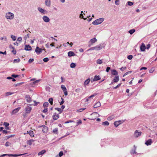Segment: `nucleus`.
I'll list each match as a JSON object with an SVG mask.
<instances>
[{"label":"nucleus","instance_id":"nucleus-1","mask_svg":"<svg viewBox=\"0 0 157 157\" xmlns=\"http://www.w3.org/2000/svg\"><path fill=\"white\" fill-rule=\"evenodd\" d=\"M104 20L103 18H100L92 22V24L94 25H99Z\"/></svg>","mask_w":157,"mask_h":157},{"label":"nucleus","instance_id":"nucleus-2","mask_svg":"<svg viewBox=\"0 0 157 157\" xmlns=\"http://www.w3.org/2000/svg\"><path fill=\"white\" fill-rule=\"evenodd\" d=\"M14 14L12 13L9 12L7 13L6 15V17L7 19H12L14 17Z\"/></svg>","mask_w":157,"mask_h":157},{"label":"nucleus","instance_id":"nucleus-3","mask_svg":"<svg viewBox=\"0 0 157 157\" xmlns=\"http://www.w3.org/2000/svg\"><path fill=\"white\" fill-rule=\"evenodd\" d=\"M24 154H21L20 155H17V154H3L0 156V157H3L5 156L8 155L9 156L17 157L24 155Z\"/></svg>","mask_w":157,"mask_h":157},{"label":"nucleus","instance_id":"nucleus-4","mask_svg":"<svg viewBox=\"0 0 157 157\" xmlns=\"http://www.w3.org/2000/svg\"><path fill=\"white\" fill-rule=\"evenodd\" d=\"M44 49H42L41 48H39L37 46L35 50V52H36L37 54L41 53L42 51Z\"/></svg>","mask_w":157,"mask_h":157},{"label":"nucleus","instance_id":"nucleus-5","mask_svg":"<svg viewBox=\"0 0 157 157\" xmlns=\"http://www.w3.org/2000/svg\"><path fill=\"white\" fill-rule=\"evenodd\" d=\"M141 132H138V130H136L134 132V136L135 137L137 138L141 135Z\"/></svg>","mask_w":157,"mask_h":157},{"label":"nucleus","instance_id":"nucleus-6","mask_svg":"<svg viewBox=\"0 0 157 157\" xmlns=\"http://www.w3.org/2000/svg\"><path fill=\"white\" fill-rule=\"evenodd\" d=\"M97 94H94L90 96V97H89L88 98H86V99L85 102H88L89 101H91V100H90L91 98H92L93 97H94Z\"/></svg>","mask_w":157,"mask_h":157},{"label":"nucleus","instance_id":"nucleus-7","mask_svg":"<svg viewBox=\"0 0 157 157\" xmlns=\"http://www.w3.org/2000/svg\"><path fill=\"white\" fill-rule=\"evenodd\" d=\"M146 48V47L144 43H142L140 47V49L141 51L142 52L144 51L145 50Z\"/></svg>","mask_w":157,"mask_h":157},{"label":"nucleus","instance_id":"nucleus-8","mask_svg":"<svg viewBox=\"0 0 157 157\" xmlns=\"http://www.w3.org/2000/svg\"><path fill=\"white\" fill-rule=\"evenodd\" d=\"M20 109L21 107H19L13 109L12 112L11 113V115H13V114H15L17 113Z\"/></svg>","mask_w":157,"mask_h":157},{"label":"nucleus","instance_id":"nucleus-9","mask_svg":"<svg viewBox=\"0 0 157 157\" xmlns=\"http://www.w3.org/2000/svg\"><path fill=\"white\" fill-rule=\"evenodd\" d=\"M25 109L26 113H29L31 112L32 110V108L29 106H27L26 107Z\"/></svg>","mask_w":157,"mask_h":157},{"label":"nucleus","instance_id":"nucleus-10","mask_svg":"<svg viewBox=\"0 0 157 157\" xmlns=\"http://www.w3.org/2000/svg\"><path fill=\"white\" fill-rule=\"evenodd\" d=\"M43 127L42 128V131L43 132L45 133H47L48 132V128L45 126V125H42L41 126H40V127Z\"/></svg>","mask_w":157,"mask_h":157},{"label":"nucleus","instance_id":"nucleus-11","mask_svg":"<svg viewBox=\"0 0 157 157\" xmlns=\"http://www.w3.org/2000/svg\"><path fill=\"white\" fill-rule=\"evenodd\" d=\"M52 118L54 120H56L59 118V115L58 114H57L56 113H54L52 116Z\"/></svg>","mask_w":157,"mask_h":157},{"label":"nucleus","instance_id":"nucleus-12","mask_svg":"<svg viewBox=\"0 0 157 157\" xmlns=\"http://www.w3.org/2000/svg\"><path fill=\"white\" fill-rule=\"evenodd\" d=\"M43 19L45 22H48L50 21L49 18L48 17L46 16H44L43 17Z\"/></svg>","mask_w":157,"mask_h":157},{"label":"nucleus","instance_id":"nucleus-13","mask_svg":"<svg viewBox=\"0 0 157 157\" xmlns=\"http://www.w3.org/2000/svg\"><path fill=\"white\" fill-rule=\"evenodd\" d=\"M123 121H116L114 122V124L115 127H117L120 124L123 123Z\"/></svg>","mask_w":157,"mask_h":157},{"label":"nucleus","instance_id":"nucleus-14","mask_svg":"<svg viewBox=\"0 0 157 157\" xmlns=\"http://www.w3.org/2000/svg\"><path fill=\"white\" fill-rule=\"evenodd\" d=\"M98 115V114L97 112H94L92 113L91 115L92 117H93L92 119H95L96 118V117H97Z\"/></svg>","mask_w":157,"mask_h":157},{"label":"nucleus","instance_id":"nucleus-15","mask_svg":"<svg viewBox=\"0 0 157 157\" xmlns=\"http://www.w3.org/2000/svg\"><path fill=\"white\" fill-rule=\"evenodd\" d=\"M152 143V140L149 139L147 140L145 143V144L147 146L151 145Z\"/></svg>","mask_w":157,"mask_h":157},{"label":"nucleus","instance_id":"nucleus-16","mask_svg":"<svg viewBox=\"0 0 157 157\" xmlns=\"http://www.w3.org/2000/svg\"><path fill=\"white\" fill-rule=\"evenodd\" d=\"M25 49L26 51H30L32 49V48L29 45H26L25 46Z\"/></svg>","mask_w":157,"mask_h":157},{"label":"nucleus","instance_id":"nucleus-17","mask_svg":"<svg viewBox=\"0 0 157 157\" xmlns=\"http://www.w3.org/2000/svg\"><path fill=\"white\" fill-rule=\"evenodd\" d=\"M34 141V140L31 139L27 141V144L29 145H31Z\"/></svg>","mask_w":157,"mask_h":157},{"label":"nucleus","instance_id":"nucleus-18","mask_svg":"<svg viewBox=\"0 0 157 157\" xmlns=\"http://www.w3.org/2000/svg\"><path fill=\"white\" fill-rule=\"evenodd\" d=\"M25 98L27 102L30 103L31 101V99L29 95H26Z\"/></svg>","mask_w":157,"mask_h":157},{"label":"nucleus","instance_id":"nucleus-19","mask_svg":"<svg viewBox=\"0 0 157 157\" xmlns=\"http://www.w3.org/2000/svg\"><path fill=\"white\" fill-rule=\"evenodd\" d=\"M101 105V104L100 102L99 101H98L95 104V105H94V108H97L98 107L100 106Z\"/></svg>","mask_w":157,"mask_h":157},{"label":"nucleus","instance_id":"nucleus-20","mask_svg":"<svg viewBox=\"0 0 157 157\" xmlns=\"http://www.w3.org/2000/svg\"><path fill=\"white\" fill-rule=\"evenodd\" d=\"M68 55L69 57L74 56L75 55V53L72 51H70L68 52Z\"/></svg>","mask_w":157,"mask_h":157},{"label":"nucleus","instance_id":"nucleus-21","mask_svg":"<svg viewBox=\"0 0 157 157\" xmlns=\"http://www.w3.org/2000/svg\"><path fill=\"white\" fill-rule=\"evenodd\" d=\"M38 10L40 12L43 13H45L46 12V11L45 10L40 7L38 8Z\"/></svg>","mask_w":157,"mask_h":157},{"label":"nucleus","instance_id":"nucleus-22","mask_svg":"<svg viewBox=\"0 0 157 157\" xmlns=\"http://www.w3.org/2000/svg\"><path fill=\"white\" fill-rule=\"evenodd\" d=\"M45 4L48 6H49L51 5L50 0H46L45 1Z\"/></svg>","mask_w":157,"mask_h":157},{"label":"nucleus","instance_id":"nucleus-23","mask_svg":"<svg viewBox=\"0 0 157 157\" xmlns=\"http://www.w3.org/2000/svg\"><path fill=\"white\" fill-rule=\"evenodd\" d=\"M27 133L29 134L30 136L33 137L34 136V134L33 132L32 131L30 130L27 131Z\"/></svg>","mask_w":157,"mask_h":157},{"label":"nucleus","instance_id":"nucleus-24","mask_svg":"<svg viewBox=\"0 0 157 157\" xmlns=\"http://www.w3.org/2000/svg\"><path fill=\"white\" fill-rule=\"evenodd\" d=\"M111 74L113 75H118V72L116 70H112L111 71Z\"/></svg>","mask_w":157,"mask_h":157},{"label":"nucleus","instance_id":"nucleus-25","mask_svg":"<svg viewBox=\"0 0 157 157\" xmlns=\"http://www.w3.org/2000/svg\"><path fill=\"white\" fill-rule=\"evenodd\" d=\"M101 79L99 75H95L94 77L93 81H96L99 80Z\"/></svg>","mask_w":157,"mask_h":157},{"label":"nucleus","instance_id":"nucleus-26","mask_svg":"<svg viewBox=\"0 0 157 157\" xmlns=\"http://www.w3.org/2000/svg\"><path fill=\"white\" fill-rule=\"evenodd\" d=\"M94 48H95V50H99L101 49L102 48L101 44H99L98 45L94 47Z\"/></svg>","mask_w":157,"mask_h":157},{"label":"nucleus","instance_id":"nucleus-27","mask_svg":"<svg viewBox=\"0 0 157 157\" xmlns=\"http://www.w3.org/2000/svg\"><path fill=\"white\" fill-rule=\"evenodd\" d=\"M119 80V77L118 76H116L113 79V81L114 82H118Z\"/></svg>","mask_w":157,"mask_h":157},{"label":"nucleus","instance_id":"nucleus-28","mask_svg":"<svg viewBox=\"0 0 157 157\" xmlns=\"http://www.w3.org/2000/svg\"><path fill=\"white\" fill-rule=\"evenodd\" d=\"M97 40L95 38H94L90 40V42L91 43V44H93L96 42Z\"/></svg>","mask_w":157,"mask_h":157},{"label":"nucleus","instance_id":"nucleus-29","mask_svg":"<svg viewBox=\"0 0 157 157\" xmlns=\"http://www.w3.org/2000/svg\"><path fill=\"white\" fill-rule=\"evenodd\" d=\"M46 152V150H42L41 151L39 152L38 153V155H42L44 154L45 152Z\"/></svg>","mask_w":157,"mask_h":157},{"label":"nucleus","instance_id":"nucleus-30","mask_svg":"<svg viewBox=\"0 0 157 157\" xmlns=\"http://www.w3.org/2000/svg\"><path fill=\"white\" fill-rule=\"evenodd\" d=\"M90 78H88L84 82V85H88L90 82Z\"/></svg>","mask_w":157,"mask_h":157},{"label":"nucleus","instance_id":"nucleus-31","mask_svg":"<svg viewBox=\"0 0 157 157\" xmlns=\"http://www.w3.org/2000/svg\"><path fill=\"white\" fill-rule=\"evenodd\" d=\"M135 32V30L133 29L130 30L129 31L128 33L131 35L133 33Z\"/></svg>","mask_w":157,"mask_h":157},{"label":"nucleus","instance_id":"nucleus-32","mask_svg":"<svg viewBox=\"0 0 157 157\" xmlns=\"http://www.w3.org/2000/svg\"><path fill=\"white\" fill-rule=\"evenodd\" d=\"M48 105L49 104L48 102H45L43 104V106L44 108H47V107L48 106Z\"/></svg>","mask_w":157,"mask_h":157},{"label":"nucleus","instance_id":"nucleus-33","mask_svg":"<svg viewBox=\"0 0 157 157\" xmlns=\"http://www.w3.org/2000/svg\"><path fill=\"white\" fill-rule=\"evenodd\" d=\"M53 99L52 98H50L49 99L48 101L50 103L51 105H53Z\"/></svg>","mask_w":157,"mask_h":157},{"label":"nucleus","instance_id":"nucleus-34","mask_svg":"<svg viewBox=\"0 0 157 157\" xmlns=\"http://www.w3.org/2000/svg\"><path fill=\"white\" fill-rule=\"evenodd\" d=\"M20 61V59L18 58L17 59H14L13 61V63H18Z\"/></svg>","mask_w":157,"mask_h":157},{"label":"nucleus","instance_id":"nucleus-35","mask_svg":"<svg viewBox=\"0 0 157 157\" xmlns=\"http://www.w3.org/2000/svg\"><path fill=\"white\" fill-rule=\"evenodd\" d=\"M55 109H56V110H57L59 112H60V113H61V112L62 111V109L61 108H55Z\"/></svg>","mask_w":157,"mask_h":157},{"label":"nucleus","instance_id":"nucleus-36","mask_svg":"<svg viewBox=\"0 0 157 157\" xmlns=\"http://www.w3.org/2000/svg\"><path fill=\"white\" fill-rule=\"evenodd\" d=\"M13 94V92H7L6 93V96H7Z\"/></svg>","mask_w":157,"mask_h":157},{"label":"nucleus","instance_id":"nucleus-37","mask_svg":"<svg viewBox=\"0 0 157 157\" xmlns=\"http://www.w3.org/2000/svg\"><path fill=\"white\" fill-rule=\"evenodd\" d=\"M97 63L98 64H101L102 63V61L101 60L98 59L97 61Z\"/></svg>","mask_w":157,"mask_h":157},{"label":"nucleus","instance_id":"nucleus-38","mask_svg":"<svg viewBox=\"0 0 157 157\" xmlns=\"http://www.w3.org/2000/svg\"><path fill=\"white\" fill-rule=\"evenodd\" d=\"M61 88L63 90V91L67 90L66 87L64 86V85H62L61 86Z\"/></svg>","mask_w":157,"mask_h":157},{"label":"nucleus","instance_id":"nucleus-39","mask_svg":"<svg viewBox=\"0 0 157 157\" xmlns=\"http://www.w3.org/2000/svg\"><path fill=\"white\" fill-rule=\"evenodd\" d=\"M109 124V123L107 121H106L102 123V125H108Z\"/></svg>","mask_w":157,"mask_h":157},{"label":"nucleus","instance_id":"nucleus-40","mask_svg":"<svg viewBox=\"0 0 157 157\" xmlns=\"http://www.w3.org/2000/svg\"><path fill=\"white\" fill-rule=\"evenodd\" d=\"M75 66H76V65L74 63H71V64L70 65L71 67L72 68L75 67Z\"/></svg>","mask_w":157,"mask_h":157},{"label":"nucleus","instance_id":"nucleus-41","mask_svg":"<svg viewBox=\"0 0 157 157\" xmlns=\"http://www.w3.org/2000/svg\"><path fill=\"white\" fill-rule=\"evenodd\" d=\"M58 132V128H55L53 130V132L54 133H57Z\"/></svg>","mask_w":157,"mask_h":157},{"label":"nucleus","instance_id":"nucleus-42","mask_svg":"<svg viewBox=\"0 0 157 157\" xmlns=\"http://www.w3.org/2000/svg\"><path fill=\"white\" fill-rule=\"evenodd\" d=\"M82 13H83V11H82L81 12V13L80 14V17H81V18H83L84 20H86V18H84L83 17V14Z\"/></svg>","mask_w":157,"mask_h":157},{"label":"nucleus","instance_id":"nucleus-43","mask_svg":"<svg viewBox=\"0 0 157 157\" xmlns=\"http://www.w3.org/2000/svg\"><path fill=\"white\" fill-rule=\"evenodd\" d=\"M29 34L28 33L24 37V39L25 40H26L29 37Z\"/></svg>","mask_w":157,"mask_h":157},{"label":"nucleus","instance_id":"nucleus-44","mask_svg":"<svg viewBox=\"0 0 157 157\" xmlns=\"http://www.w3.org/2000/svg\"><path fill=\"white\" fill-rule=\"evenodd\" d=\"M129 6H131L133 4V2H131L128 1L127 2Z\"/></svg>","mask_w":157,"mask_h":157},{"label":"nucleus","instance_id":"nucleus-45","mask_svg":"<svg viewBox=\"0 0 157 157\" xmlns=\"http://www.w3.org/2000/svg\"><path fill=\"white\" fill-rule=\"evenodd\" d=\"M82 121L81 120H79L77 122V125H78L80 124H82Z\"/></svg>","mask_w":157,"mask_h":157},{"label":"nucleus","instance_id":"nucleus-46","mask_svg":"<svg viewBox=\"0 0 157 157\" xmlns=\"http://www.w3.org/2000/svg\"><path fill=\"white\" fill-rule=\"evenodd\" d=\"M43 60L44 62H46L48 61L49 59L48 58H45L43 59Z\"/></svg>","mask_w":157,"mask_h":157},{"label":"nucleus","instance_id":"nucleus-47","mask_svg":"<svg viewBox=\"0 0 157 157\" xmlns=\"http://www.w3.org/2000/svg\"><path fill=\"white\" fill-rule=\"evenodd\" d=\"M3 124L6 127H7L9 125V124L7 122H5Z\"/></svg>","mask_w":157,"mask_h":157},{"label":"nucleus","instance_id":"nucleus-48","mask_svg":"<svg viewBox=\"0 0 157 157\" xmlns=\"http://www.w3.org/2000/svg\"><path fill=\"white\" fill-rule=\"evenodd\" d=\"M133 57L132 56V55H130L128 56L127 58L129 60H131L132 59Z\"/></svg>","mask_w":157,"mask_h":157},{"label":"nucleus","instance_id":"nucleus-49","mask_svg":"<svg viewBox=\"0 0 157 157\" xmlns=\"http://www.w3.org/2000/svg\"><path fill=\"white\" fill-rule=\"evenodd\" d=\"M11 38L14 41H15L16 40V36L13 35L11 36Z\"/></svg>","mask_w":157,"mask_h":157},{"label":"nucleus","instance_id":"nucleus-50","mask_svg":"<svg viewBox=\"0 0 157 157\" xmlns=\"http://www.w3.org/2000/svg\"><path fill=\"white\" fill-rule=\"evenodd\" d=\"M40 81V80H38L35 81L33 82V84H35L37 83H38Z\"/></svg>","mask_w":157,"mask_h":157},{"label":"nucleus","instance_id":"nucleus-51","mask_svg":"<svg viewBox=\"0 0 157 157\" xmlns=\"http://www.w3.org/2000/svg\"><path fill=\"white\" fill-rule=\"evenodd\" d=\"M10 144H11L10 142H7L6 143L5 145L6 147H8L9 146Z\"/></svg>","mask_w":157,"mask_h":157},{"label":"nucleus","instance_id":"nucleus-52","mask_svg":"<svg viewBox=\"0 0 157 157\" xmlns=\"http://www.w3.org/2000/svg\"><path fill=\"white\" fill-rule=\"evenodd\" d=\"M12 48L13 49V50L12 51V52L14 55L16 54V50H14V48L13 47H12Z\"/></svg>","mask_w":157,"mask_h":157},{"label":"nucleus","instance_id":"nucleus-53","mask_svg":"<svg viewBox=\"0 0 157 157\" xmlns=\"http://www.w3.org/2000/svg\"><path fill=\"white\" fill-rule=\"evenodd\" d=\"M63 155V153L62 151H60L59 154V157H61Z\"/></svg>","mask_w":157,"mask_h":157},{"label":"nucleus","instance_id":"nucleus-54","mask_svg":"<svg viewBox=\"0 0 157 157\" xmlns=\"http://www.w3.org/2000/svg\"><path fill=\"white\" fill-rule=\"evenodd\" d=\"M121 83H119L117 86H116V87H114V89H116L118 88V87H119L121 86Z\"/></svg>","mask_w":157,"mask_h":157},{"label":"nucleus","instance_id":"nucleus-55","mask_svg":"<svg viewBox=\"0 0 157 157\" xmlns=\"http://www.w3.org/2000/svg\"><path fill=\"white\" fill-rule=\"evenodd\" d=\"M22 38L21 37H19L17 39V41H18L19 42H21L22 41Z\"/></svg>","mask_w":157,"mask_h":157},{"label":"nucleus","instance_id":"nucleus-56","mask_svg":"<svg viewBox=\"0 0 157 157\" xmlns=\"http://www.w3.org/2000/svg\"><path fill=\"white\" fill-rule=\"evenodd\" d=\"M74 122L73 121H71V120H69V121H67L65 122V124H67V123H72V122Z\"/></svg>","mask_w":157,"mask_h":157},{"label":"nucleus","instance_id":"nucleus-57","mask_svg":"<svg viewBox=\"0 0 157 157\" xmlns=\"http://www.w3.org/2000/svg\"><path fill=\"white\" fill-rule=\"evenodd\" d=\"M34 61V59H30L29 60V63H32Z\"/></svg>","mask_w":157,"mask_h":157},{"label":"nucleus","instance_id":"nucleus-58","mask_svg":"<svg viewBox=\"0 0 157 157\" xmlns=\"http://www.w3.org/2000/svg\"><path fill=\"white\" fill-rule=\"evenodd\" d=\"M119 0H115V4H116V5H119Z\"/></svg>","mask_w":157,"mask_h":157},{"label":"nucleus","instance_id":"nucleus-59","mask_svg":"<svg viewBox=\"0 0 157 157\" xmlns=\"http://www.w3.org/2000/svg\"><path fill=\"white\" fill-rule=\"evenodd\" d=\"M126 69V67H122L121 68H120V70H121L122 71H123L124 70Z\"/></svg>","mask_w":157,"mask_h":157},{"label":"nucleus","instance_id":"nucleus-60","mask_svg":"<svg viewBox=\"0 0 157 157\" xmlns=\"http://www.w3.org/2000/svg\"><path fill=\"white\" fill-rule=\"evenodd\" d=\"M18 76L19 75H15L13 74V75H12L11 76L13 77L16 78L18 77Z\"/></svg>","mask_w":157,"mask_h":157},{"label":"nucleus","instance_id":"nucleus-61","mask_svg":"<svg viewBox=\"0 0 157 157\" xmlns=\"http://www.w3.org/2000/svg\"><path fill=\"white\" fill-rule=\"evenodd\" d=\"M151 46V45L150 44H148L147 45L146 48L147 49H148Z\"/></svg>","mask_w":157,"mask_h":157},{"label":"nucleus","instance_id":"nucleus-62","mask_svg":"<svg viewBox=\"0 0 157 157\" xmlns=\"http://www.w3.org/2000/svg\"><path fill=\"white\" fill-rule=\"evenodd\" d=\"M154 70L153 68H151L150 70H149V72L150 73H152Z\"/></svg>","mask_w":157,"mask_h":157},{"label":"nucleus","instance_id":"nucleus-63","mask_svg":"<svg viewBox=\"0 0 157 157\" xmlns=\"http://www.w3.org/2000/svg\"><path fill=\"white\" fill-rule=\"evenodd\" d=\"M45 109H44L43 111V113H46L48 111V109H47V108H44Z\"/></svg>","mask_w":157,"mask_h":157},{"label":"nucleus","instance_id":"nucleus-64","mask_svg":"<svg viewBox=\"0 0 157 157\" xmlns=\"http://www.w3.org/2000/svg\"><path fill=\"white\" fill-rule=\"evenodd\" d=\"M110 69V68L109 67H107L106 69V71L107 72H108L109 71Z\"/></svg>","mask_w":157,"mask_h":157}]
</instances>
